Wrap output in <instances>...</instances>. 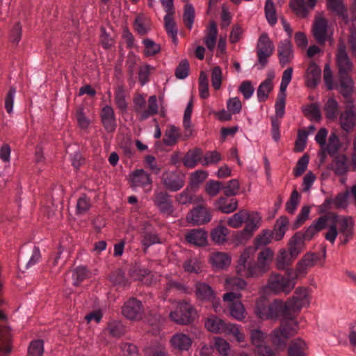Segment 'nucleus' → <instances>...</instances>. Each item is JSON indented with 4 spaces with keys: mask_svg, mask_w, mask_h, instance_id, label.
I'll use <instances>...</instances> for the list:
<instances>
[{
    "mask_svg": "<svg viewBox=\"0 0 356 356\" xmlns=\"http://www.w3.org/2000/svg\"><path fill=\"white\" fill-rule=\"evenodd\" d=\"M282 304L284 306L287 321H282L280 327L274 329L270 333L271 341L277 349L284 348L288 339L297 333L299 323L295 319L296 314L310 305L308 288H296L294 295L286 302L282 300Z\"/></svg>",
    "mask_w": 356,
    "mask_h": 356,
    "instance_id": "f257e3e1",
    "label": "nucleus"
},
{
    "mask_svg": "<svg viewBox=\"0 0 356 356\" xmlns=\"http://www.w3.org/2000/svg\"><path fill=\"white\" fill-rule=\"evenodd\" d=\"M255 248L247 247L241 253L236 270L238 275L245 277H259L266 271L254 262Z\"/></svg>",
    "mask_w": 356,
    "mask_h": 356,
    "instance_id": "f03ea898",
    "label": "nucleus"
},
{
    "mask_svg": "<svg viewBox=\"0 0 356 356\" xmlns=\"http://www.w3.org/2000/svg\"><path fill=\"white\" fill-rule=\"evenodd\" d=\"M282 300H275L268 304L264 298H260L256 302L254 312L257 317L262 320L277 321L282 318V321H287Z\"/></svg>",
    "mask_w": 356,
    "mask_h": 356,
    "instance_id": "7ed1b4c3",
    "label": "nucleus"
},
{
    "mask_svg": "<svg viewBox=\"0 0 356 356\" xmlns=\"http://www.w3.org/2000/svg\"><path fill=\"white\" fill-rule=\"evenodd\" d=\"M286 273L287 276L280 274L273 275L268 284V288L275 293H290L295 287L297 278L293 268L287 269Z\"/></svg>",
    "mask_w": 356,
    "mask_h": 356,
    "instance_id": "20e7f679",
    "label": "nucleus"
},
{
    "mask_svg": "<svg viewBox=\"0 0 356 356\" xmlns=\"http://www.w3.org/2000/svg\"><path fill=\"white\" fill-rule=\"evenodd\" d=\"M208 330L214 333L232 334L238 342L244 340V335L241 332L239 326L235 324L226 323L223 320L216 316H211L205 322Z\"/></svg>",
    "mask_w": 356,
    "mask_h": 356,
    "instance_id": "39448f33",
    "label": "nucleus"
},
{
    "mask_svg": "<svg viewBox=\"0 0 356 356\" xmlns=\"http://www.w3.org/2000/svg\"><path fill=\"white\" fill-rule=\"evenodd\" d=\"M133 102L134 110L138 115V119L140 121L145 120L158 113L159 106L156 95H152L149 97L147 108L144 111L143 110L145 106L146 100L143 95H136L134 98Z\"/></svg>",
    "mask_w": 356,
    "mask_h": 356,
    "instance_id": "423d86ee",
    "label": "nucleus"
},
{
    "mask_svg": "<svg viewBox=\"0 0 356 356\" xmlns=\"http://www.w3.org/2000/svg\"><path fill=\"white\" fill-rule=\"evenodd\" d=\"M196 316V311L193 306L188 302H179L175 309L170 312L169 317L171 321L179 325H188L191 323Z\"/></svg>",
    "mask_w": 356,
    "mask_h": 356,
    "instance_id": "0eeeda50",
    "label": "nucleus"
},
{
    "mask_svg": "<svg viewBox=\"0 0 356 356\" xmlns=\"http://www.w3.org/2000/svg\"><path fill=\"white\" fill-rule=\"evenodd\" d=\"M274 51L275 45L273 41L266 33H262L258 39L256 47L259 70H262L266 66L268 58L273 55Z\"/></svg>",
    "mask_w": 356,
    "mask_h": 356,
    "instance_id": "6e6552de",
    "label": "nucleus"
},
{
    "mask_svg": "<svg viewBox=\"0 0 356 356\" xmlns=\"http://www.w3.org/2000/svg\"><path fill=\"white\" fill-rule=\"evenodd\" d=\"M161 181L167 191L177 192L184 186L186 175L179 170L165 171L163 173Z\"/></svg>",
    "mask_w": 356,
    "mask_h": 356,
    "instance_id": "1a4fd4ad",
    "label": "nucleus"
},
{
    "mask_svg": "<svg viewBox=\"0 0 356 356\" xmlns=\"http://www.w3.org/2000/svg\"><path fill=\"white\" fill-rule=\"evenodd\" d=\"M312 33L320 44H323L327 40L332 39L333 31L328 26L327 20L323 17H316L312 27Z\"/></svg>",
    "mask_w": 356,
    "mask_h": 356,
    "instance_id": "9d476101",
    "label": "nucleus"
},
{
    "mask_svg": "<svg viewBox=\"0 0 356 356\" xmlns=\"http://www.w3.org/2000/svg\"><path fill=\"white\" fill-rule=\"evenodd\" d=\"M241 294L239 292H228L223 295V300L229 302V314L237 321H242L245 318V309L239 300Z\"/></svg>",
    "mask_w": 356,
    "mask_h": 356,
    "instance_id": "9b49d317",
    "label": "nucleus"
},
{
    "mask_svg": "<svg viewBox=\"0 0 356 356\" xmlns=\"http://www.w3.org/2000/svg\"><path fill=\"white\" fill-rule=\"evenodd\" d=\"M122 314L130 321H138L143 315L142 302L135 298H131L126 301L122 307Z\"/></svg>",
    "mask_w": 356,
    "mask_h": 356,
    "instance_id": "f8f14e48",
    "label": "nucleus"
},
{
    "mask_svg": "<svg viewBox=\"0 0 356 356\" xmlns=\"http://www.w3.org/2000/svg\"><path fill=\"white\" fill-rule=\"evenodd\" d=\"M336 58L339 76L348 75L353 70V63L348 55L343 42H341L338 44Z\"/></svg>",
    "mask_w": 356,
    "mask_h": 356,
    "instance_id": "ddd939ff",
    "label": "nucleus"
},
{
    "mask_svg": "<svg viewBox=\"0 0 356 356\" xmlns=\"http://www.w3.org/2000/svg\"><path fill=\"white\" fill-rule=\"evenodd\" d=\"M339 124L346 132H349L356 126V111L353 102L348 100L346 110L339 115Z\"/></svg>",
    "mask_w": 356,
    "mask_h": 356,
    "instance_id": "4468645a",
    "label": "nucleus"
},
{
    "mask_svg": "<svg viewBox=\"0 0 356 356\" xmlns=\"http://www.w3.org/2000/svg\"><path fill=\"white\" fill-rule=\"evenodd\" d=\"M153 202L159 211L164 216H173L175 209L170 195L165 191H156Z\"/></svg>",
    "mask_w": 356,
    "mask_h": 356,
    "instance_id": "2eb2a0df",
    "label": "nucleus"
},
{
    "mask_svg": "<svg viewBox=\"0 0 356 356\" xmlns=\"http://www.w3.org/2000/svg\"><path fill=\"white\" fill-rule=\"evenodd\" d=\"M100 119L104 129L113 133L117 127L116 118L113 108L110 105L104 106L100 112Z\"/></svg>",
    "mask_w": 356,
    "mask_h": 356,
    "instance_id": "dca6fc26",
    "label": "nucleus"
},
{
    "mask_svg": "<svg viewBox=\"0 0 356 356\" xmlns=\"http://www.w3.org/2000/svg\"><path fill=\"white\" fill-rule=\"evenodd\" d=\"M211 218L210 211L202 207L194 208L187 216V220L196 225H204L210 222Z\"/></svg>",
    "mask_w": 356,
    "mask_h": 356,
    "instance_id": "f3484780",
    "label": "nucleus"
},
{
    "mask_svg": "<svg viewBox=\"0 0 356 356\" xmlns=\"http://www.w3.org/2000/svg\"><path fill=\"white\" fill-rule=\"evenodd\" d=\"M129 181L134 188H143L151 185L152 180L150 175L143 169H137L129 174Z\"/></svg>",
    "mask_w": 356,
    "mask_h": 356,
    "instance_id": "a211bd4d",
    "label": "nucleus"
},
{
    "mask_svg": "<svg viewBox=\"0 0 356 356\" xmlns=\"http://www.w3.org/2000/svg\"><path fill=\"white\" fill-rule=\"evenodd\" d=\"M304 79L307 87L315 88L321 81V67L314 62H311L306 70Z\"/></svg>",
    "mask_w": 356,
    "mask_h": 356,
    "instance_id": "6ab92c4d",
    "label": "nucleus"
},
{
    "mask_svg": "<svg viewBox=\"0 0 356 356\" xmlns=\"http://www.w3.org/2000/svg\"><path fill=\"white\" fill-rule=\"evenodd\" d=\"M277 56L282 66L286 65L292 60L294 54L292 44L289 39L280 42L277 47Z\"/></svg>",
    "mask_w": 356,
    "mask_h": 356,
    "instance_id": "aec40b11",
    "label": "nucleus"
},
{
    "mask_svg": "<svg viewBox=\"0 0 356 356\" xmlns=\"http://www.w3.org/2000/svg\"><path fill=\"white\" fill-rule=\"evenodd\" d=\"M318 259V255L314 253H307L302 259L298 263L296 269L294 270L296 277L305 276L309 268L316 264Z\"/></svg>",
    "mask_w": 356,
    "mask_h": 356,
    "instance_id": "412c9836",
    "label": "nucleus"
},
{
    "mask_svg": "<svg viewBox=\"0 0 356 356\" xmlns=\"http://www.w3.org/2000/svg\"><path fill=\"white\" fill-rule=\"evenodd\" d=\"M170 343L174 349L188 351L192 346V339L184 333L177 332L171 337Z\"/></svg>",
    "mask_w": 356,
    "mask_h": 356,
    "instance_id": "4be33fe9",
    "label": "nucleus"
},
{
    "mask_svg": "<svg viewBox=\"0 0 356 356\" xmlns=\"http://www.w3.org/2000/svg\"><path fill=\"white\" fill-rule=\"evenodd\" d=\"M336 88L348 100H351L353 81L348 75L339 76V84Z\"/></svg>",
    "mask_w": 356,
    "mask_h": 356,
    "instance_id": "5701e85b",
    "label": "nucleus"
},
{
    "mask_svg": "<svg viewBox=\"0 0 356 356\" xmlns=\"http://www.w3.org/2000/svg\"><path fill=\"white\" fill-rule=\"evenodd\" d=\"M186 239L196 246H204L207 243V233L202 229H192L186 235Z\"/></svg>",
    "mask_w": 356,
    "mask_h": 356,
    "instance_id": "b1692460",
    "label": "nucleus"
},
{
    "mask_svg": "<svg viewBox=\"0 0 356 356\" xmlns=\"http://www.w3.org/2000/svg\"><path fill=\"white\" fill-rule=\"evenodd\" d=\"M213 205L215 208L223 213H231L235 211L238 208V201L235 199H231L228 202L227 197H220L216 200Z\"/></svg>",
    "mask_w": 356,
    "mask_h": 356,
    "instance_id": "393cba45",
    "label": "nucleus"
},
{
    "mask_svg": "<svg viewBox=\"0 0 356 356\" xmlns=\"http://www.w3.org/2000/svg\"><path fill=\"white\" fill-rule=\"evenodd\" d=\"M289 251L293 258H296L304 248L305 240L302 233L296 232L289 241Z\"/></svg>",
    "mask_w": 356,
    "mask_h": 356,
    "instance_id": "a878e982",
    "label": "nucleus"
},
{
    "mask_svg": "<svg viewBox=\"0 0 356 356\" xmlns=\"http://www.w3.org/2000/svg\"><path fill=\"white\" fill-rule=\"evenodd\" d=\"M202 151L200 148H195L186 152L183 158V164L188 168H195L197 163H201Z\"/></svg>",
    "mask_w": 356,
    "mask_h": 356,
    "instance_id": "bb28decb",
    "label": "nucleus"
},
{
    "mask_svg": "<svg viewBox=\"0 0 356 356\" xmlns=\"http://www.w3.org/2000/svg\"><path fill=\"white\" fill-rule=\"evenodd\" d=\"M195 296L197 299L202 300H211L215 298L213 289L207 283L197 282L195 286Z\"/></svg>",
    "mask_w": 356,
    "mask_h": 356,
    "instance_id": "cd10ccee",
    "label": "nucleus"
},
{
    "mask_svg": "<svg viewBox=\"0 0 356 356\" xmlns=\"http://www.w3.org/2000/svg\"><path fill=\"white\" fill-rule=\"evenodd\" d=\"M349 170L348 158L345 154L337 155L333 161V170L339 176H346Z\"/></svg>",
    "mask_w": 356,
    "mask_h": 356,
    "instance_id": "c85d7f7f",
    "label": "nucleus"
},
{
    "mask_svg": "<svg viewBox=\"0 0 356 356\" xmlns=\"http://www.w3.org/2000/svg\"><path fill=\"white\" fill-rule=\"evenodd\" d=\"M334 216L337 217L336 220L334 222V225L339 227L341 232L345 235H350L352 233V229L353 226V222L350 217H345L338 216L334 213Z\"/></svg>",
    "mask_w": 356,
    "mask_h": 356,
    "instance_id": "c756f323",
    "label": "nucleus"
},
{
    "mask_svg": "<svg viewBox=\"0 0 356 356\" xmlns=\"http://www.w3.org/2000/svg\"><path fill=\"white\" fill-rule=\"evenodd\" d=\"M288 224L289 220L285 216H281L276 220L274 228L271 231L275 241L282 239L287 230Z\"/></svg>",
    "mask_w": 356,
    "mask_h": 356,
    "instance_id": "7c9ffc66",
    "label": "nucleus"
},
{
    "mask_svg": "<svg viewBox=\"0 0 356 356\" xmlns=\"http://www.w3.org/2000/svg\"><path fill=\"white\" fill-rule=\"evenodd\" d=\"M210 261L218 269H224L229 266L231 257L227 253L216 252L210 258Z\"/></svg>",
    "mask_w": 356,
    "mask_h": 356,
    "instance_id": "2f4dec72",
    "label": "nucleus"
},
{
    "mask_svg": "<svg viewBox=\"0 0 356 356\" xmlns=\"http://www.w3.org/2000/svg\"><path fill=\"white\" fill-rule=\"evenodd\" d=\"M327 7L331 11L340 16L345 23H348V15L342 0H327Z\"/></svg>",
    "mask_w": 356,
    "mask_h": 356,
    "instance_id": "473e14b6",
    "label": "nucleus"
},
{
    "mask_svg": "<svg viewBox=\"0 0 356 356\" xmlns=\"http://www.w3.org/2000/svg\"><path fill=\"white\" fill-rule=\"evenodd\" d=\"M63 195V190L61 188H54L51 195V202H46L44 207L48 216H50L54 214V209L58 207V204L61 203V197Z\"/></svg>",
    "mask_w": 356,
    "mask_h": 356,
    "instance_id": "72a5a7b5",
    "label": "nucleus"
},
{
    "mask_svg": "<svg viewBox=\"0 0 356 356\" xmlns=\"http://www.w3.org/2000/svg\"><path fill=\"white\" fill-rule=\"evenodd\" d=\"M290 8L294 13L300 17H307L311 8L309 3L307 4L304 0H291L290 2Z\"/></svg>",
    "mask_w": 356,
    "mask_h": 356,
    "instance_id": "f704fd0d",
    "label": "nucleus"
},
{
    "mask_svg": "<svg viewBox=\"0 0 356 356\" xmlns=\"http://www.w3.org/2000/svg\"><path fill=\"white\" fill-rule=\"evenodd\" d=\"M218 35V29L216 24L214 21H210L208 33L204 38V43L207 49L210 51H213L215 48L216 43V38Z\"/></svg>",
    "mask_w": 356,
    "mask_h": 356,
    "instance_id": "c9c22d12",
    "label": "nucleus"
},
{
    "mask_svg": "<svg viewBox=\"0 0 356 356\" xmlns=\"http://www.w3.org/2000/svg\"><path fill=\"white\" fill-rule=\"evenodd\" d=\"M341 146L339 136L335 132L332 131L330 133L328 142L325 144V147L323 150L327 152L330 156H334L339 152Z\"/></svg>",
    "mask_w": 356,
    "mask_h": 356,
    "instance_id": "e433bc0d",
    "label": "nucleus"
},
{
    "mask_svg": "<svg viewBox=\"0 0 356 356\" xmlns=\"http://www.w3.org/2000/svg\"><path fill=\"white\" fill-rule=\"evenodd\" d=\"M307 345L301 339H296L290 343L288 354L289 356H306L305 349Z\"/></svg>",
    "mask_w": 356,
    "mask_h": 356,
    "instance_id": "4c0bfd02",
    "label": "nucleus"
},
{
    "mask_svg": "<svg viewBox=\"0 0 356 356\" xmlns=\"http://www.w3.org/2000/svg\"><path fill=\"white\" fill-rule=\"evenodd\" d=\"M248 216L249 212L245 209H241L230 216L227 223L232 228H238L243 225Z\"/></svg>",
    "mask_w": 356,
    "mask_h": 356,
    "instance_id": "58836bf2",
    "label": "nucleus"
},
{
    "mask_svg": "<svg viewBox=\"0 0 356 356\" xmlns=\"http://www.w3.org/2000/svg\"><path fill=\"white\" fill-rule=\"evenodd\" d=\"M273 258V252L269 248H265L258 254L257 263L266 272L269 269V265Z\"/></svg>",
    "mask_w": 356,
    "mask_h": 356,
    "instance_id": "ea45409f",
    "label": "nucleus"
},
{
    "mask_svg": "<svg viewBox=\"0 0 356 356\" xmlns=\"http://www.w3.org/2000/svg\"><path fill=\"white\" fill-rule=\"evenodd\" d=\"M193 112V99L191 98L188 102L187 106L185 108L184 117H183V126L186 129V136L190 137L192 134V123H191V115Z\"/></svg>",
    "mask_w": 356,
    "mask_h": 356,
    "instance_id": "a19ab883",
    "label": "nucleus"
},
{
    "mask_svg": "<svg viewBox=\"0 0 356 356\" xmlns=\"http://www.w3.org/2000/svg\"><path fill=\"white\" fill-rule=\"evenodd\" d=\"M229 230L222 225H218L211 233V240L216 244H222L226 241Z\"/></svg>",
    "mask_w": 356,
    "mask_h": 356,
    "instance_id": "79ce46f5",
    "label": "nucleus"
},
{
    "mask_svg": "<svg viewBox=\"0 0 356 356\" xmlns=\"http://www.w3.org/2000/svg\"><path fill=\"white\" fill-rule=\"evenodd\" d=\"M115 103L122 113H126L128 108V103L126 100V95L124 88L120 86L115 92Z\"/></svg>",
    "mask_w": 356,
    "mask_h": 356,
    "instance_id": "37998d69",
    "label": "nucleus"
},
{
    "mask_svg": "<svg viewBox=\"0 0 356 356\" xmlns=\"http://www.w3.org/2000/svg\"><path fill=\"white\" fill-rule=\"evenodd\" d=\"M295 259L289 251L281 250L277 258V268L280 270L286 269Z\"/></svg>",
    "mask_w": 356,
    "mask_h": 356,
    "instance_id": "c03bdc74",
    "label": "nucleus"
},
{
    "mask_svg": "<svg viewBox=\"0 0 356 356\" xmlns=\"http://www.w3.org/2000/svg\"><path fill=\"white\" fill-rule=\"evenodd\" d=\"M142 245L145 250L154 244L161 243V239L154 231H145L141 240Z\"/></svg>",
    "mask_w": 356,
    "mask_h": 356,
    "instance_id": "a18cd8bd",
    "label": "nucleus"
},
{
    "mask_svg": "<svg viewBox=\"0 0 356 356\" xmlns=\"http://www.w3.org/2000/svg\"><path fill=\"white\" fill-rule=\"evenodd\" d=\"M337 217L334 216V213H328L319 217L312 224L315 226L317 231L320 232L327 226H330L331 224L334 223Z\"/></svg>",
    "mask_w": 356,
    "mask_h": 356,
    "instance_id": "49530a36",
    "label": "nucleus"
},
{
    "mask_svg": "<svg viewBox=\"0 0 356 356\" xmlns=\"http://www.w3.org/2000/svg\"><path fill=\"white\" fill-rule=\"evenodd\" d=\"M195 8L191 3H186L184 7L183 21L188 29H192L195 21Z\"/></svg>",
    "mask_w": 356,
    "mask_h": 356,
    "instance_id": "de8ad7c7",
    "label": "nucleus"
},
{
    "mask_svg": "<svg viewBox=\"0 0 356 356\" xmlns=\"http://www.w3.org/2000/svg\"><path fill=\"white\" fill-rule=\"evenodd\" d=\"M260 221V217L257 213H250L248 218L245 220L244 222H245V227L243 230L250 234L251 236H252L253 233L259 227V224Z\"/></svg>",
    "mask_w": 356,
    "mask_h": 356,
    "instance_id": "09e8293b",
    "label": "nucleus"
},
{
    "mask_svg": "<svg viewBox=\"0 0 356 356\" xmlns=\"http://www.w3.org/2000/svg\"><path fill=\"white\" fill-rule=\"evenodd\" d=\"M264 10L265 16L268 23L271 26H273L277 24V18L275 5L272 0H266Z\"/></svg>",
    "mask_w": 356,
    "mask_h": 356,
    "instance_id": "8fccbe9b",
    "label": "nucleus"
},
{
    "mask_svg": "<svg viewBox=\"0 0 356 356\" xmlns=\"http://www.w3.org/2000/svg\"><path fill=\"white\" fill-rule=\"evenodd\" d=\"M324 110L325 111L326 117L329 120L336 119L339 110V104L337 101L333 97L329 98L325 104Z\"/></svg>",
    "mask_w": 356,
    "mask_h": 356,
    "instance_id": "3c124183",
    "label": "nucleus"
},
{
    "mask_svg": "<svg viewBox=\"0 0 356 356\" xmlns=\"http://www.w3.org/2000/svg\"><path fill=\"white\" fill-rule=\"evenodd\" d=\"M273 89V83H268L262 81L257 89V96L259 102H266Z\"/></svg>",
    "mask_w": 356,
    "mask_h": 356,
    "instance_id": "603ef678",
    "label": "nucleus"
},
{
    "mask_svg": "<svg viewBox=\"0 0 356 356\" xmlns=\"http://www.w3.org/2000/svg\"><path fill=\"white\" fill-rule=\"evenodd\" d=\"M165 23V29L167 33L172 38L175 42L177 40V24L172 16L165 15L163 17Z\"/></svg>",
    "mask_w": 356,
    "mask_h": 356,
    "instance_id": "864d4df0",
    "label": "nucleus"
},
{
    "mask_svg": "<svg viewBox=\"0 0 356 356\" xmlns=\"http://www.w3.org/2000/svg\"><path fill=\"white\" fill-rule=\"evenodd\" d=\"M165 291L166 296L172 291L181 293H189L191 292L189 289L185 284L172 280L168 281L165 284Z\"/></svg>",
    "mask_w": 356,
    "mask_h": 356,
    "instance_id": "5fc2aeb1",
    "label": "nucleus"
},
{
    "mask_svg": "<svg viewBox=\"0 0 356 356\" xmlns=\"http://www.w3.org/2000/svg\"><path fill=\"white\" fill-rule=\"evenodd\" d=\"M246 285L247 282L241 277H232L225 280V287L227 290L240 291L243 289Z\"/></svg>",
    "mask_w": 356,
    "mask_h": 356,
    "instance_id": "6e6d98bb",
    "label": "nucleus"
},
{
    "mask_svg": "<svg viewBox=\"0 0 356 356\" xmlns=\"http://www.w3.org/2000/svg\"><path fill=\"white\" fill-rule=\"evenodd\" d=\"M272 238H274V236L271 231L269 229H264L262 232L258 235L254 239V247L255 250L262 246H266L271 242Z\"/></svg>",
    "mask_w": 356,
    "mask_h": 356,
    "instance_id": "4d7b16f0",
    "label": "nucleus"
},
{
    "mask_svg": "<svg viewBox=\"0 0 356 356\" xmlns=\"http://www.w3.org/2000/svg\"><path fill=\"white\" fill-rule=\"evenodd\" d=\"M179 138L178 129L175 125H170L164 135L163 143L168 146L175 145Z\"/></svg>",
    "mask_w": 356,
    "mask_h": 356,
    "instance_id": "13d9d810",
    "label": "nucleus"
},
{
    "mask_svg": "<svg viewBox=\"0 0 356 356\" xmlns=\"http://www.w3.org/2000/svg\"><path fill=\"white\" fill-rule=\"evenodd\" d=\"M184 270L190 273L198 274L202 270L201 262L197 258H190L183 264Z\"/></svg>",
    "mask_w": 356,
    "mask_h": 356,
    "instance_id": "bf43d9fd",
    "label": "nucleus"
},
{
    "mask_svg": "<svg viewBox=\"0 0 356 356\" xmlns=\"http://www.w3.org/2000/svg\"><path fill=\"white\" fill-rule=\"evenodd\" d=\"M91 207L90 200L86 195H82L76 202V213L78 215H85Z\"/></svg>",
    "mask_w": 356,
    "mask_h": 356,
    "instance_id": "052dcab7",
    "label": "nucleus"
},
{
    "mask_svg": "<svg viewBox=\"0 0 356 356\" xmlns=\"http://www.w3.org/2000/svg\"><path fill=\"white\" fill-rule=\"evenodd\" d=\"M107 330L114 337H120L124 333V327L121 321H112L108 324Z\"/></svg>",
    "mask_w": 356,
    "mask_h": 356,
    "instance_id": "680f3d73",
    "label": "nucleus"
},
{
    "mask_svg": "<svg viewBox=\"0 0 356 356\" xmlns=\"http://www.w3.org/2000/svg\"><path fill=\"white\" fill-rule=\"evenodd\" d=\"M221 160V156L217 151L207 152L201 159V164L204 166L216 164Z\"/></svg>",
    "mask_w": 356,
    "mask_h": 356,
    "instance_id": "e2e57ef3",
    "label": "nucleus"
},
{
    "mask_svg": "<svg viewBox=\"0 0 356 356\" xmlns=\"http://www.w3.org/2000/svg\"><path fill=\"white\" fill-rule=\"evenodd\" d=\"M143 44L145 46V54L147 56H154L161 50L160 45L149 38L144 39Z\"/></svg>",
    "mask_w": 356,
    "mask_h": 356,
    "instance_id": "0e129e2a",
    "label": "nucleus"
},
{
    "mask_svg": "<svg viewBox=\"0 0 356 356\" xmlns=\"http://www.w3.org/2000/svg\"><path fill=\"white\" fill-rule=\"evenodd\" d=\"M223 189V184L221 181L209 180L205 185V191L211 197L216 196Z\"/></svg>",
    "mask_w": 356,
    "mask_h": 356,
    "instance_id": "69168bd1",
    "label": "nucleus"
},
{
    "mask_svg": "<svg viewBox=\"0 0 356 356\" xmlns=\"http://www.w3.org/2000/svg\"><path fill=\"white\" fill-rule=\"evenodd\" d=\"M44 352V343L42 340H35L31 343L28 349V356H42Z\"/></svg>",
    "mask_w": 356,
    "mask_h": 356,
    "instance_id": "338daca9",
    "label": "nucleus"
},
{
    "mask_svg": "<svg viewBox=\"0 0 356 356\" xmlns=\"http://www.w3.org/2000/svg\"><path fill=\"white\" fill-rule=\"evenodd\" d=\"M208 177V173L205 170H198L193 172L190 178V185L191 186H197L202 183Z\"/></svg>",
    "mask_w": 356,
    "mask_h": 356,
    "instance_id": "774afa93",
    "label": "nucleus"
}]
</instances>
